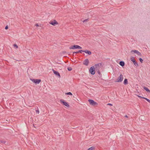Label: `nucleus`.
Here are the masks:
<instances>
[{
	"instance_id": "1",
	"label": "nucleus",
	"mask_w": 150,
	"mask_h": 150,
	"mask_svg": "<svg viewBox=\"0 0 150 150\" xmlns=\"http://www.w3.org/2000/svg\"><path fill=\"white\" fill-rule=\"evenodd\" d=\"M95 69L96 71L98 70H100L102 69V64L101 63H99L98 64H96L94 66Z\"/></svg>"
},
{
	"instance_id": "2",
	"label": "nucleus",
	"mask_w": 150,
	"mask_h": 150,
	"mask_svg": "<svg viewBox=\"0 0 150 150\" xmlns=\"http://www.w3.org/2000/svg\"><path fill=\"white\" fill-rule=\"evenodd\" d=\"M81 49L82 47H81L76 45H74L69 47L70 49Z\"/></svg>"
},
{
	"instance_id": "3",
	"label": "nucleus",
	"mask_w": 150,
	"mask_h": 150,
	"mask_svg": "<svg viewBox=\"0 0 150 150\" xmlns=\"http://www.w3.org/2000/svg\"><path fill=\"white\" fill-rule=\"evenodd\" d=\"M130 59L131 61L133 62L134 64L136 67H137L139 66V65L138 64L136 60H135L134 57H132L130 58Z\"/></svg>"
},
{
	"instance_id": "4",
	"label": "nucleus",
	"mask_w": 150,
	"mask_h": 150,
	"mask_svg": "<svg viewBox=\"0 0 150 150\" xmlns=\"http://www.w3.org/2000/svg\"><path fill=\"white\" fill-rule=\"evenodd\" d=\"M123 77L122 75L121 74L120 76L118 77L117 79L115 81L116 82H121L122 81Z\"/></svg>"
},
{
	"instance_id": "5",
	"label": "nucleus",
	"mask_w": 150,
	"mask_h": 150,
	"mask_svg": "<svg viewBox=\"0 0 150 150\" xmlns=\"http://www.w3.org/2000/svg\"><path fill=\"white\" fill-rule=\"evenodd\" d=\"M95 69L94 66L91 67L89 69V71L92 75H94L95 73Z\"/></svg>"
},
{
	"instance_id": "6",
	"label": "nucleus",
	"mask_w": 150,
	"mask_h": 150,
	"mask_svg": "<svg viewBox=\"0 0 150 150\" xmlns=\"http://www.w3.org/2000/svg\"><path fill=\"white\" fill-rule=\"evenodd\" d=\"M60 102L61 103H62L63 105H65L68 108H69L70 107L69 105L67 103L64 101L63 100H61Z\"/></svg>"
},
{
	"instance_id": "7",
	"label": "nucleus",
	"mask_w": 150,
	"mask_h": 150,
	"mask_svg": "<svg viewBox=\"0 0 150 150\" xmlns=\"http://www.w3.org/2000/svg\"><path fill=\"white\" fill-rule=\"evenodd\" d=\"M88 101L89 102L90 104L93 105H95L97 104V103L95 102L93 100L91 99H89Z\"/></svg>"
},
{
	"instance_id": "8",
	"label": "nucleus",
	"mask_w": 150,
	"mask_h": 150,
	"mask_svg": "<svg viewBox=\"0 0 150 150\" xmlns=\"http://www.w3.org/2000/svg\"><path fill=\"white\" fill-rule=\"evenodd\" d=\"M89 61L88 59L85 60L83 62V64L86 66H88L89 63Z\"/></svg>"
},
{
	"instance_id": "9",
	"label": "nucleus",
	"mask_w": 150,
	"mask_h": 150,
	"mask_svg": "<svg viewBox=\"0 0 150 150\" xmlns=\"http://www.w3.org/2000/svg\"><path fill=\"white\" fill-rule=\"evenodd\" d=\"M50 23L53 25H57L58 24V23L56 20H54L50 22Z\"/></svg>"
},
{
	"instance_id": "10",
	"label": "nucleus",
	"mask_w": 150,
	"mask_h": 150,
	"mask_svg": "<svg viewBox=\"0 0 150 150\" xmlns=\"http://www.w3.org/2000/svg\"><path fill=\"white\" fill-rule=\"evenodd\" d=\"M133 52L134 53H136V54H137V55H138L139 56H141V53L137 50H132L131 51V52Z\"/></svg>"
},
{
	"instance_id": "11",
	"label": "nucleus",
	"mask_w": 150,
	"mask_h": 150,
	"mask_svg": "<svg viewBox=\"0 0 150 150\" xmlns=\"http://www.w3.org/2000/svg\"><path fill=\"white\" fill-rule=\"evenodd\" d=\"M52 71L56 75L58 76L59 77H60V75L59 73L57 71H56L54 69H52Z\"/></svg>"
},
{
	"instance_id": "12",
	"label": "nucleus",
	"mask_w": 150,
	"mask_h": 150,
	"mask_svg": "<svg viewBox=\"0 0 150 150\" xmlns=\"http://www.w3.org/2000/svg\"><path fill=\"white\" fill-rule=\"evenodd\" d=\"M84 52L86 54H88L89 55H91V52L90 51H89L87 50H84Z\"/></svg>"
},
{
	"instance_id": "13",
	"label": "nucleus",
	"mask_w": 150,
	"mask_h": 150,
	"mask_svg": "<svg viewBox=\"0 0 150 150\" xmlns=\"http://www.w3.org/2000/svg\"><path fill=\"white\" fill-rule=\"evenodd\" d=\"M41 81L40 79H35V83L36 84H39Z\"/></svg>"
},
{
	"instance_id": "14",
	"label": "nucleus",
	"mask_w": 150,
	"mask_h": 150,
	"mask_svg": "<svg viewBox=\"0 0 150 150\" xmlns=\"http://www.w3.org/2000/svg\"><path fill=\"white\" fill-rule=\"evenodd\" d=\"M119 64L121 66H122V67H123L124 66L125 63L123 61H120V62Z\"/></svg>"
},
{
	"instance_id": "15",
	"label": "nucleus",
	"mask_w": 150,
	"mask_h": 150,
	"mask_svg": "<svg viewBox=\"0 0 150 150\" xmlns=\"http://www.w3.org/2000/svg\"><path fill=\"white\" fill-rule=\"evenodd\" d=\"M143 88L148 92L150 93V91L149 89L147 87H146L145 86H144Z\"/></svg>"
},
{
	"instance_id": "16",
	"label": "nucleus",
	"mask_w": 150,
	"mask_h": 150,
	"mask_svg": "<svg viewBox=\"0 0 150 150\" xmlns=\"http://www.w3.org/2000/svg\"><path fill=\"white\" fill-rule=\"evenodd\" d=\"M128 81L127 79H125L124 81V83L125 85H126L128 84Z\"/></svg>"
},
{
	"instance_id": "17",
	"label": "nucleus",
	"mask_w": 150,
	"mask_h": 150,
	"mask_svg": "<svg viewBox=\"0 0 150 150\" xmlns=\"http://www.w3.org/2000/svg\"><path fill=\"white\" fill-rule=\"evenodd\" d=\"M94 147H92L89 148L87 150H94Z\"/></svg>"
},
{
	"instance_id": "18",
	"label": "nucleus",
	"mask_w": 150,
	"mask_h": 150,
	"mask_svg": "<svg viewBox=\"0 0 150 150\" xmlns=\"http://www.w3.org/2000/svg\"><path fill=\"white\" fill-rule=\"evenodd\" d=\"M65 94H66L67 95H72V94L70 92L67 93H66Z\"/></svg>"
},
{
	"instance_id": "19",
	"label": "nucleus",
	"mask_w": 150,
	"mask_h": 150,
	"mask_svg": "<svg viewBox=\"0 0 150 150\" xmlns=\"http://www.w3.org/2000/svg\"><path fill=\"white\" fill-rule=\"evenodd\" d=\"M139 60L140 62L142 63L143 62V59L141 58H139Z\"/></svg>"
},
{
	"instance_id": "20",
	"label": "nucleus",
	"mask_w": 150,
	"mask_h": 150,
	"mask_svg": "<svg viewBox=\"0 0 150 150\" xmlns=\"http://www.w3.org/2000/svg\"><path fill=\"white\" fill-rule=\"evenodd\" d=\"M144 99H145L146 100H147L148 102L149 103H150V100H149V99L146 98H145L144 97Z\"/></svg>"
},
{
	"instance_id": "21",
	"label": "nucleus",
	"mask_w": 150,
	"mask_h": 150,
	"mask_svg": "<svg viewBox=\"0 0 150 150\" xmlns=\"http://www.w3.org/2000/svg\"><path fill=\"white\" fill-rule=\"evenodd\" d=\"M67 69L69 71H71L72 70V69L71 68V67H68L67 68Z\"/></svg>"
},
{
	"instance_id": "22",
	"label": "nucleus",
	"mask_w": 150,
	"mask_h": 150,
	"mask_svg": "<svg viewBox=\"0 0 150 150\" xmlns=\"http://www.w3.org/2000/svg\"><path fill=\"white\" fill-rule=\"evenodd\" d=\"M100 70H98V71H97V72H98V74L100 75V76H101V74H100Z\"/></svg>"
},
{
	"instance_id": "23",
	"label": "nucleus",
	"mask_w": 150,
	"mask_h": 150,
	"mask_svg": "<svg viewBox=\"0 0 150 150\" xmlns=\"http://www.w3.org/2000/svg\"><path fill=\"white\" fill-rule=\"evenodd\" d=\"M88 21V19H86L85 20L83 21V23H85L87 22Z\"/></svg>"
},
{
	"instance_id": "24",
	"label": "nucleus",
	"mask_w": 150,
	"mask_h": 150,
	"mask_svg": "<svg viewBox=\"0 0 150 150\" xmlns=\"http://www.w3.org/2000/svg\"><path fill=\"white\" fill-rule=\"evenodd\" d=\"M137 96L138 97H139V98H143V99H144V97H142V96H140L139 95H137Z\"/></svg>"
},
{
	"instance_id": "25",
	"label": "nucleus",
	"mask_w": 150,
	"mask_h": 150,
	"mask_svg": "<svg viewBox=\"0 0 150 150\" xmlns=\"http://www.w3.org/2000/svg\"><path fill=\"white\" fill-rule=\"evenodd\" d=\"M30 79L33 82L35 83V79Z\"/></svg>"
},
{
	"instance_id": "26",
	"label": "nucleus",
	"mask_w": 150,
	"mask_h": 150,
	"mask_svg": "<svg viewBox=\"0 0 150 150\" xmlns=\"http://www.w3.org/2000/svg\"><path fill=\"white\" fill-rule=\"evenodd\" d=\"M1 142L2 143L4 144L5 143V141L4 140H1Z\"/></svg>"
},
{
	"instance_id": "27",
	"label": "nucleus",
	"mask_w": 150,
	"mask_h": 150,
	"mask_svg": "<svg viewBox=\"0 0 150 150\" xmlns=\"http://www.w3.org/2000/svg\"><path fill=\"white\" fill-rule=\"evenodd\" d=\"M13 46L14 47H16V48H18V46L16 44H14Z\"/></svg>"
},
{
	"instance_id": "28",
	"label": "nucleus",
	"mask_w": 150,
	"mask_h": 150,
	"mask_svg": "<svg viewBox=\"0 0 150 150\" xmlns=\"http://www.w3.org/2000/svg\"><path fill=\"white\" fill-rule=\"evenodd\" d=\"M36 113H37L38 114H39V110L38 109V110H36Z\"/></svg>"
},
{
	"instance_id": "29",
	"label": "nucleus",
	"mask_w": 150,
	"mask_h": 150,
	"mask_svg": "<svg viewBox=\"0 0 150 150\" xmlns=\"http://www.w3.org/2000/svg\"><path fill=\"white\" fill-rule=\"evenodd\" d=\"M84 50H79V52L80 53H82V52H84Z\"/></svg>"
},
{
	"instance_id": "30",
	"label": "nucleus",
	"mask_w": 150,
	"mask_h": 150,
	"mask_svg": "<svg viewBox=\"0 0 150 150\" xmlns=\"http://www.w3.org/2000/svg\"><path fill=\"white\" fill-rule=\"evenodd\" d=\"M8 27L7 25L6 26V27H5V29H6V30H7L8 29Z\"/></svg>"
},
{
	"instance_id": "31",
	"label": "nucleus",
	"mask_w": 150,
	"mask_h": 150,
	"mask_svg": "<svg viewBox=\"0 0 150 150\" xmlns=\"http://www.w3.org/2000/svg\"><path fill=\"white\" fill-rule=\"evenodd\" d=\"M107 105H110L111 106L112 105V104H110V103H108Z\"/></svg>"
},
{
	"instance_id": "32",
	"label": "nucleus",
	"mask_w": 150,
	"mask_h": 150,
	"mask_svg": "<svg viewBox=\"0 0 150 150\" xmlns=\"http://www.w3.org/2000/svg\"><path fill=\"white\" fill-rule=\"evenodd\" d=\"M35 26H39V25H38V24H36L35 25Z\"/></svg>"
},
{
	"instance_id": "33",
	"label": "nucleus",
	"mask_w": 150,
	"mask_h": 150,
	"mask_svg": "<svg viewBox=\"0 0 150 150\" xmlns=\"http://www.w3.org/2000/svg\"><path fill=\"white\" fill-rule=\"evenodd\" d=\"M79 52H79V50L78 51H77V52H76V54H77V53H79Z\"/></svg>"
},
{
	"instance_id": "34",
	"label": "nucleus",
	"mask_w": 150,
	"mask_h": 150,
	"mask_svg": "<svg viewBox=\"0 0 150 150\" xmlns=\"http://www.w3.org/2000/svg\"><path fill=\"white\" fill-rule=\"evenodd\" d=\"M75 53L76 54V52H73V55H74V54H75Z\"/></svg>"
},
{
	"instance_id": "35",
	"label": "nucleus",
	"mask_w": 150,
	"mask_h": 150,
	"mask_svg": "<svg viewBox=\"0 0 150 150\" xmlns=\"http://www.w3.org/2000/svg\"><path fill=\"white\" fill-rule=\"evenodd\" d=\"M125 117H128V116L127 115H125Z\"/></svg>"
},
{
	"instance_id": "36",
	"label": "nucleus",
	"mask_w": 150,
	"mask_h": 150,
	"mask_svg": "<svg viewBox=\"0 0 150 150\" xmlns=\"http://www.w3.org/2000/svg\"><path fill=\"white\" fill-rule=\"evenodd\" d=\"M33 126L34 127H35H35L34 126V125H33Z\"/></svg>"
}]
</instances>
